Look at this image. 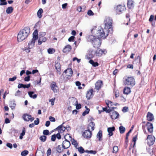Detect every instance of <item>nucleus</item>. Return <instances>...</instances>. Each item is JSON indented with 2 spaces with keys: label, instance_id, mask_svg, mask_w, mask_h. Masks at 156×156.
Wrapping results in <instances>:
<instances>
[{
  "label": "nucleus",
  "instance_id": "nucleus-1",
  "mask_svg": "<svg viewBox=\"0 0 156 156\" xmlns=\"http://www.w3.org/2000/svg\"><path fill=\"white\" fill-rule=\"evenodd\" d=\"M91 32L97 38L105 39L108 36V34H105L103 29L101 27L97 28L95 26L91 30Z\"/></svg>",
  "mask_w": 156,
  "mask_h": 156
},
{
  "label": "nucleus",
  "instance_id": "nucleus-2",
  "mask_svg": "<svg viewBox=\"0 0 156 156\" xmlns=\"http://www.w3.org/2000/svg\"><path fill=\"white\" fill-rule=\"evenodd\" d=\"M30 32V28L28 27H25L20 30L17 36L18 42H21L27 37Z\"/></svg>",
  "mask_w": 156,
  "mask_h": 156
},
{
  "label": "nucleus",
  "instance_id": "nucleus-3",
  "mask_svg": "<svg viewBox=\"0 0 156 156\" xmlns=\"http://www.w3.org/2000/svg\"><path fill=\"white\" fill-rule=\"evenodd\" d=\"M112 20L111 18L110 17H106L105 20L104 21L105 24V28L107 30L108 33H112L113 30L112 28Z\"/></svg>",
  "mask_w": 156,
  "mask_h": 156
},
{
  "label": "nucleus",
  "instance_id": "nucleus-4",
  "mask_svg": "<svg viewBox=\"0 0 156 156\" xmlns=\"http://www.w3.org/2000/svg\"><path fill=\"white\" fill-rule=\"evenodd\" d=\"M123 83L124 84L133 87L135 84V80L133 77H125Z\"/></svg>",
  "mask_w": 156,
  "mask_h": 156
},
{
  "label": "nucleus",
  "instance_id": "nucleus-5",
  "mask_svg": "<svg viewBox=\"0 0 156 156\" xmlns=\"http://www.w3.org/2000/svg\"><path fill=\"white\" fill-rule=\"evenodd\" d=\"M64 138L65 140L63 142L62 147L64 149H66L68 148L71 145L68 139H71V136L68 134L64 136Z\"/></svg>",
  "mask_w": 156,
  "mask_h": 156
},
{
  "label": "nucleus",
  "instance_id": "nucleus-6",
  "mask_svg": "<svg viewBox=\"0 0 156 156\" xmlns=\"http://www.w3.org/2000/svg\"><path fill=\"white\" fill-rule=\"evenodd\" d=\"M95 52L92 49H90L87 51V53L85 56L86 58L90 59L95 55Z\"/></svg>",
  "mask_w": 156,
  "mask_h": 156
},
{
  "label": "nucleus",
  "instance_id": "nucleus-7",
  "mask_svg": "<svg viewBox=\"0 0 156 156\" xmlns=\"http://www.w3.org/2000/svg\"><path fill=\"white\" fill-rule=\"evenodd\" d=\"M147 139V144L149 146H151L154 144L155 140V138L152 135H149L148 136Z\"/></svg>",
  "mask_w": 156,
  "mask_h": 156
},
{
  "label": "nucleus",
  "instance_id": "nucleus-8",
  "mask_svg": "<svg viewBox=\"0 0 156 156\" xmlns=\"http://www.w3.org/2000/svg\"><path fill=\"white\" fill-rule=\"evenodd\" d=\"M64 73L66 74V76L67 78L69 79L72 76L73 71L71 68H68L64 71Z\"/></svg>",
  "mask_w": 156,
  "mask_h": 156
},
{
  "label": "nucleus",
  "instance_id": "nucleus-9",
  "mask_svg": "<svg viewBox=\"0 0 156 156\" xmlns=\"http://www.w3.org/2000/svg\"><path fill=\"white\" fill-rule=\"evenodd\" d=\"M126 8L124 6L121 5H119L116 7V11L117 14H120L122 12V11H124Z\"/></svg>",
  "mask_w": 156,
  "mask_h": 156
},
{
  "label": "nucleus",
  "instance_id": "nucleus-10",
  "mask_svg": "<svg viewBox=\"0 0 156 156\" xmlns=\"http://www.w3.org/2000/svg\"><path fill=\"white\" fill-rule=\"evenodd\" d=\"M91 132L88 129L85 130L82 133V136L84 137L87 139L90 138L91 136Z\"/></svg>",
  "mask_w": 156,
  "mask_h": 156
},
{
  "label": "nucleus",
  "instance_id": "nucleus-11",
  "mask_svg": "<svg viewBox=\"0 0 156 156\" xmlns=\"http://www.w3.org/2000/svg\"><path fill=\"white\" fill-rule=\"evenodd\" d=\"M94 47L98 48L100 46L101 42L99 38H96L94 41V42L91 43Z\"/></svg>",
  "mask_w": 156,
  "mask_h": 156
},
{
  "label": "nucleus",
  "instance_id": "nucleus-12",
  "mask_svg": "<svg viewBox=\"0 0 156 156\" xmlns=\"http://www.w3.org/2000/svg\"><path fill=\"white\" fill-rule=\"evenodd\" d=\"M110 113L111 118L113 119H115L118 118L119 114L116 111H111Z\"/></svg>",
  "mask_w": 156,
  "mask_h": 156
},
{
  "label": "nucleus",
  "instance_id": "nucleus-13",
  "mask_svg": "<svg viewBox=\"0 0 156 156\" xmlns=\"http://www.w3.org/2000/svg\"><path fill=\"white\" fill-rule=\"evenodd\" d=\"M23 118L26 121H30L31 122H32L34 119V117H32L31 115L27 114L23 115Z\"/></svg>",
  "mask_w": 156,
  "mask_h": 156
},
{
  "label": "nucleus",
  "instance_id": "nucleus-14",
  "mask_svg": "<svg viewBox=\"0 0 156 156\" xmlns=\"http://www.w3.org/2000/svg\"><path fill=\"white\" fill-rule=\"evenodd\" d=\"M95 52L96 56L99 57L102 56L103 54H105L107 52L105 49H98Z\"/></svg>",
  "mask_w": 156,
  "mask_h": 156
},
{
  "label": "nucleus",
  "instance_id": "nucleus-15",
  "mask_svg": "<svg viewBox=\"0 0 156 156\" xmlns=\"http://www.w3.org/2000/svg\"><path fill=\"white\" fill-rule=\"evenodd\" d=\"M50 87L51 90L54 93H57V92L58 87L56 85V83L54 81H52L50 84Z\"/></svg>",
  "mask_w": 156,
  "mask_h": 156
},
{
  "label": "nucleus",
  "instance_id": "nucleus-16",
  "mask_svg": "<svg viewBox=\"0 0 156 156\" xmlns=\"http://www.w3.org/2000/svg\"><path fill=\"white\" fill-rule=\"evenodd\" d=\"M96 38V37L95 35H90L87 37L86 39L88 41L92 43L94 42V41Z\"/></svg>",
  "mask_w": 156,
  "mask_h": 156
},
{
  "label": "nucleus",
  "instance_id": "nucleus-17",
  "mask_svg": "<svg viewBox=\"0 0 156 156\" xmlns=\"http://www.w3.org/2000/svg\"><path fill=\"white\" fill-rule=\"evenodd\" d=\"M147 126L148 131L151 133L153 132V126L152 123L150 122H147Z\"/></svg>",
  "mask_w": 156,
  "mask_h": 156
},
{
  "label": "nucleus",
  "instance_id": "nucleus-18",
  "mask_svg": "<svg viewBox=\"0 0 156 156\" xmlns=\"http://www.w3.org/2000/svg\"><path fill=\"white\" fill-rule=\"evenodd\" d=\"M103 82L101 80H98L95 83V87L97 90H99L103 85Z\"/></svg>",
  "mask_w": 156,
  "mask_h": 156
},
{
  "label": "nucleus",
  "instance_id": "nucleus-19",
  "mask_svg": "<svg viewBox=\"0 0 156 156\" xmlns=\"http://www.w3.org/2000/svg\"><path fill=\"white\" fill-rule=\"evenodd\" d=\"M127 5L128 8L129 9H132L134 7V2L131 0H128L127 2Z\"/></svg>",
  "mask_w": 156,
  "mask_h": 156
},
{
  "label": "nucleus",
  "instance_id": "nucleus-20",
  "mask_svg": "<svg viewBox=\"0 0 156 156\" xmlns=\"http://www.w3.org/2000/svg\"><path fill=\"white\" fill-rule=\"evenodd\" d=\"M115 128L114 126L108 128L107 131L108 133V135L110 137L113 135V132L115 130Z\"/></svg>",
  "mask_w": 156,
  "mask_h": 156
},
{
  "label": "nucleus",
  "instance_id": "nucleus-21",
  "mask_svg": "<svg viewBox=\"0 0 156 156\" xmlns=\"http://www.w3.org/2000/svg\"><path fill=\"white\" fill-rule=\"evenodd\" d=\"M147 118L148 121H151L154 119V116L152 113L148 112L147 115Z\"/></svg>",
  "mask_w": 156,
  "mask_h": 156
},
{
  "label": "nucleus",
  "instance_id": "nucleus-22",
  "mask_svg": "<svg viewBox=\"0 0 156 156\" xmlns=\"http://www.w3.org/2000/svg\"><path fill=\"white\" fill-rule=\"evenodd\" d=\"M64 123V122H63V123L61 125L58 126L56 129L57 130L60 131V132L61 133L63 132L66 130V128L65 127L63 126V125Z\"/></svg>",
  "mask_w": 156,
  "mask_h": 156
},
{
  "label": "nucleus",
  "instance_id": "nucleus-23",
  "mask_svg": "<svg viewBox=\"0 0 156 156\" xmlns=\"http://www.w3.org/2000/svg\"><path fill=\"white\" fill-rule=\"evenodd\" d=\"M72 48L71 46L68 44L66 45L63 50V51L65 53H67L70 51Z\"/></svg>",
  "mask_w": 156,
  "mask_h": 156
},
{
  "label": "nucleus",
  "instance_id": "nucleus-24",
  "mask_svg": "<svg viewBox=\"0 0 156 156\" xmlns=\"http://www.w3.org/2000/svg\"><path fill=\"white\" fill-rule=\"evenodd\" d=\"M47 40V38L45 37H39L38 41V44L41 45L42 42H45Z\"/></svg>",
  "mask_w": 156,
  "mask_h": 156
},
{
  "label": "nucleus",
  "instance_id": "nucleus-25",
  "mask_svg": "<svg viewBox=\"0 0 156 156\" xmlns=\"http://www.w3.org/2000/svg\"><path fill=\"white\" fill-rule=\"evenodd\" d=\"M35 40L32 39L28 43V47H29V48H32L34 46L35 43Z\"/></svg>",
  "mask_w": 156,
  "mask_h": 156
},
{
  "label": "nucleus",
  "instance_id": "nucleus-26",
  "mask_svg": "<svg viewBox=\"0 0 156 156\" xmlns=\"http://www.w3.org/2000/svg\"><path fill=\"white\" fill-rule=\"evenodd\" d=\"M93 90L91 89L87 91V94L86 98L88 99H89L92 97L93 95Z\"/></svg>",
  "mask_w": 156,
  "mask_h": 156
},
{
  "label": "nucleus",
  "instance_id": "nucleus-27",
  "mask_svg": "<svg viewBox=\"0 0 156 156\" xmlns=\"http://www.w3.org/2000/svg\"><path fill=\"white\" fill-rule=\"evenodd\" d=\"M95 126L94 123L93 122H91L89 123L88 127V129L90 130L91 129L92 131L94 130Z\"/></svg>",
  "mask_w": 156,
  "mask_h": 156
},
{
  "label": "nucleus",
  "instance_id": "nucleus-28",
  "mask_svg": "<svg viewBox=\"0 0 156 156\" xmlns=\"http://www.w3.org/2000/svg\"><path fill=\"white\" fill-rule=\"evenodd\" d=\"M38 38V31L36 30H34L33 34V38L32 39L34 40H37Z\"/></svg>",
  "mask_w": 156,
  "mask_h": 156
},
{
  "label": "nucleus",
  "instance_id": "nucleus-29",
  "mask_svg": "<svg viewBox=\"0 0 156 156\" xmlns=\"http://www.w3.org/2000/svg\"><path fill=\"white\" fill-rule=\"evenodd\" d=\"M131 92L130 88L128 87H125L123 90V93L126 94H128Z\"/></svg>",
  "mask_w": 156,
  "mask_h": 156
},
{
  "label": "nucleus",
  "instance_id": "nucleus-30",
  "mask_svg": "<svg viewBox=\"0 0 156 156\" xmlns=\"http://www.w3.org/2000/svg\"><path fill=\"white\" fill-rule=\"evenodd\" d=\"M55 69L57 70V71L60 74V72L61 71V65L59 63L57 62L55 64Z\"/></svg>",
  "mask_w": 156,
  "mask_h": 156
},
{
  "label": "nucleus",
  "instance_id": "nucleus-31",
  "mask_svg": "<svg viewBox=\"0 0 156 156\" xmlns=\"http://www.w3.org/2000/svg\"><path fill=\"white\" fill-rule=\"evenodd\" d=\"M102 132L101 130H99L98 133L97 135V137L98 138V140L99 141L102 140Z\"/></svg>",
  "mask_w": 156,
  "mask_h": 156
},
{
  "label": "nucleus",
  "instance_id": "nucleus-32",
  "mask_svg": "<svg viewBox=\"0 0 156 156\" xmlns=\"http://www.w3.org/2000/svg\"><path fill=\"white\" fill-rule=\"evenodd\" d=\"M70 140L71 141L72 144L76 148H77L78 146V144L77 143L76 141L74 140V139L73 138L72 139V138L71 139H70Z\"/></svg>",
  "mask_w": 156,
  "mask_h": 156
},
{
  "label": "nucleus",
  "instance_id": "nucleus-33",
  "mask_svg": "<svg viewBox=\"0 0 156 156\" xmlns=\"http://www.w3.org/2000/svg\"><path fill=\"white\" fill-rule=\"evenodd\" d=\"M34 92L33 91H29L28 92V94L30 97L33 99H35L37 97V95L36 94H34V95L33 94H34Z\"/></svg>",
  "mask_w": 156,
  "mask_h": 156
},
{
  "label": "nucleus",
  "instance_id": "nucleus-34",
  "mask_svg": "<svg viewBox=\"0 0 156 156\" xmlns=\"http://www.w3.org/2000/svg\"><path fill=\"white\" fill-rule=\"evenodd\" d=\"M89 63L94 67L98 66L99 65V64L98 62H94L93 60L91 59L89 61Z\"/></svg>",
  "mask_w": 156,
  "mask_h": 156
},
{
  "label": "nucleus",
  "instance_id": "nucleus-35",
  "mask_svg": "<svg viewBox=\"0 0 156 156\" xmlns=\"http://www.w3.org/2000/svg\"><path fill=\"white\" fill-rule=\"evenodd\" d=\"M85 108H86V110L83 112L82 114V115L83 116H84L88 114L89 113L90 111V109L87 108V106H85Z\"/></svg>",
  "mask_w": 156,
  "mask_h": 156
},
{
  "label": "nucleus",
  "instance_id": "nucleus-36",
  "mask_svg": "<svg viewBox=\"0 0 156 156\" xmlns=\"http://www.w3.org/2000/svg\"><path fill=\"white\" fill-rule=\"evenodd\" d=\"M106 103L107 105L108 106V107L109 108H112L111 107L113 105H114L112 102L109 101H106Z\"/></svg>",
  "mask_w": 156,
  "mask_h": 156
},
{
  "label": "nucleus",
  "instance_id": "nucleus-37",
  "mask_svg": "<svg viewBox=\"0 0 156 156\" xmlns=\"http://www.w3.org/2000/svg\"><path fill=\"white\" fill-rule=\"evenodd\" d=\"M26 130L25 128H23V129L22 132L20 133V136L19 138L20 139H22L23 138V136H24Z\"/></svg>",
  "mask_w": 156,
  "mask_h": 156
},
{
  "label": "nucleus",
  "instance_id": "nucleus-38",
  "mask_svg": "<svg viewBox=\"0 0 156 156\" xmlns=\"http://www.w3.org/2000/svg\"><path fill=\"white\" fill-rule=\"evenodd\" d=\"M120 133L121 134L123 133L125 131V128L123 126H120L119 127Z\"/></svg>",
  "mask_w": 156,
  "mask_h": 156
},
{
  "label": "nucleus",
  "instance_id": "nucleus-39",
  "mask_svg": "<svg viewBox=\"0 0 156 156\" xmlns=\"http://www.w3.org/2000/svg\"><path fill=\"white\" fill-rule=\"evenodd\" d=\"M114 109V108L112 107V108H109L108 109H107V107H105L104 108H103V111L106 112L107 113H109L111 111L113 110Z\"/></svg>",
  "mask_w": 156,
  "mask_h": 156
},
{
  "label": "nucleus",
  "instance_id": "nucleus-40",
  "mask_svg": "<svg viewBox=\"0 0 156 156\" xmlns=\"http://www.w3.org/2000/svg\"><path fill=\"white\" fill-rule=\"evenodd\" d=\"M43 10L42 9H40L37 12V15L39 18H41L42 16L41 15L42 13L43 12Z\"/></svg>",
  "mask_w": 156,
  "mask_h": 156
},
{
  "label": "nucleus",
  "instance_id": "nucleus-41",
  "mask_svg": "<svg viewBox=\"0 0 156 156\" xmlns=\"http://www.w3.org/2000/svg\"><path fill=\"white\" fill-rule=\"evenodd\" d=\"M13 10V9L12 7H8L6 10V12L8 14H10L11 13Z\"/></svg>",
  "mask_w": 156,
  "mask_h": 156
},
{
  "label": "nucleus",
  "instance_id": "nucleus-42",
  "mask_svg": "<svg viewBox=\"0 0 156 156\" xmlns=\"http://www.w3.org/2000/svg\"><path fill=\"white\" fill-rule=\"evenodd\" d=\"M16 106V104L14 101H11L10 103V106L12 109H13L15 108Z\"/></svg>",
  "mask_w": 156,
  "mask_h": 156
},
{
  "label": "nucleus",
  "instance_id": "nucleus-43",
  "mask_svg": "<svg viewBox=\"0 0 156 156\" xmlns=\"http://www.w3.org/2000/svg\"><path fill=\"white\" fill-rule=\"evenodd\" d=\"M47 138V137L44 135H43L39 137L40 140L43 142H44L46 140Z\"/></svg>",
  "mask_w": 156,
  "mask_h": 156
},
{
  "label": "nucleus",
  "instance_id": "nucleus-44",
  "mask_svg": "<svg viewBox=\"0 0 156 156\" xmlns=\"http://www.w3.org/2000/svg\"><path fill=\"white\" fill-rule=\"evenodd\" d=\"M119 149L118 147L115 146L113 147L112 153H116L117 152Z\"/></svg>",
  "mask_w": 156,
  "mask_h": 156
},
{
  "label": "nucleus",
  "instance_id": "nucleus-45",
  "mask_svg": "<svg viewBox=\"0 0 156 156\" xmlns=\"http://www.w3.org/2000/svg\"><path fill=\"white\" fill-rule=\"evenodd\" d=\"M55 49L53 48H49L48 50V52L49 54H52L55 52Z\"/></svg>",
  "mask_w": 156,
  "mask_h": 156
},
{
  "label": "nucleus",
  "instance_id": "nucleus-46",
  "mask_svg": "<svg viewBox=\"0 0 156 156\" xmlns=\"http://www.w3.org/2000/svg\"><path fill=\"white\" fill-rule=\"evenodd\" d=\"M77 148H78V151L80 153L82 154L84 153L85 152L84 149L82 147H80Z\"/></svg>",
  "mask_w": 156,
  "mask_h": 156
},
{
  "label": "nucleus",
  "instance_id": "nucleus-47",
  "mask_svg": "<svg viewBox=\"0 0 156 156\" xmlns=\"http://www.w3.org/2000/svg\"><path fill=\"white\" fill-rule=\"evenodd\" d=\"M29 152L28 151L24 150L21 153V155L22 156H25L28 154Z\"/></svg>",
  "mask_w": 156,
  "mask_h": 156
},
{
  "label": "nucleus",
  "instance_id": "nucleus-48",
  "mask_svg": "<svg viewBox=\"0 0 156 156\" xmlns=\"http://www.w3.org/2000/svg\"><path fill=\"white\" fill-rule=\"evenodd\" d=\"M21 94H22L21 92L19 90H18L15 93V95L16 96L19 97L20 96H21Z\"/></svg>",
  "mask_w": 156,
  "mask_h": 156
},
{
  "label": "nucleus",
  "instance_id": "nucleus-49",
  "mask_svg": "<svg viewBox=\"0 0 156 156\" xmlns=\"http://www.w3.org/2000/svg\"><path fill=\"white\" fill-rule=\"evenodd\" d=\"M133 128V127L132 126L131 128V129L129 130L128 132L126 133V140H127L128 139V136H129V134L131 132V131Z\"/></svg>",
  "mask_w": 156,
  "mask_h": 156
},
{
  "label": "nucleus",
  "instance_id": "nucleus-50",
  "mask_svg": "<svg viewBox=\"0 0 156 156\" xmlns=\"http://www.w3.org/2000/svg\"><path fill=\"white\" fill-rule=\"evenodd\" d=\"M0 1L1 2L0 5H6L7 4L5 0H0Z\"/></svg>",
  "mask_w": 156,
  "mask_h": 156
},
{
  "label": "nucleus",
  "instance_id": "nucleus-51",
  "mask_svg": "<svg viewBox=\"0 0 156 156\" xmlns=\"http://www.w3.org/2000/svg\"><path fill=\"white\" fill-rule=\"evenodd\" d=\"M87 14L89 16H92L94 15V13L91 10H89L87 12Z\"/></svg>",
  "mask_w": 156,
  "mask_h": 156
},
{
  "label": "nucleus",
  "instance_id": "nucleus-52",
  "mask_svg": "<svg viewBox=\"0 0 156 156\" xmlns=\"http://www.w3.org/2000/svg\"><path fill=\"white\" fill-rule=\"evenodd\" d=\"M57 151L59 153H61L62 151L60 145H58L57 147Z\"/></svg>",
  "mask_w": 156,
  "mask_h": 156
},
{
  "label": "nucleus",
  "instance_id": "nucleus-53",
  "mask_svg": "<svg viewBox=\"0 0 156 156\" xmlns=\"http://www.w3.org/2000/svg\"><path fill=\"white\" fill-rule=\"evenodd\" d=\"M43 134L44 135H47L49 134V131L48 130H44L43 131Z\"/></svg>",
  "mask_w": 156,
  "mask_h": 156
},
{
  "label": "nucleus",
  "instance_id": "nucleus-54",
  "mask_svg": "<svg viewBox=\"0 0 156 156\" xmlns=\"http://www.w3.org/2000/svg\"><path fill=\"white\" fill-rule=\"evenodd\" d=\"M56 136H55V134H54L52 135L51 136V140L53 141H55L56 140Z\"/></svg>",
  "mask_w": 156,
  "mask_h": 156
},
{
  "label": "nucleus",
  "instance_id": "nucleus-55",
  "mask_svg": "<svg viewBox=\"0 0 156 156\" xmlns=\"http://www.w3.org/2000/svg\"><path fill=\"white\" fill-rule=\"evenodd\" d=\"M46 34V33L44 32H40L39 37H44Z\"/></svg>",
  "mask_w": 156,
  "mask_h": 156
},
{
  "label": "nucleus",
  "instance_id": "nucleus-56",
  "mask_svg": "<svg viewBox=\"0 0 156 156\" xmlns=\"http://www.w3.org/2000/svg\"><path fill=\"white\" fill-rule=\"evenodd\" d=\"M17 77L16 76H14L12 78H9V80L10 81H13L15 80Z\"/></svg>",
  "mask_w": 156,
  "mask_h": 156
},
{
  "label": "nucleus",
  "instance_id": "nucleus-57",
  "mask_svg": "<svg viewBox=\"0 0 156 156\" xmlns=\"http://www.w3.org/2000/svg\"><path fill=\"white\" fill-rule=\"evenodd\" d=\"M30 49H31V48H29V47H28V48L26 47L24 48V51H25L27 52H29L30 51Z\"/></svg>",
  "mask_w": 156,
  "mask_h": 156
},
{
  "label": "nucleus",
  "instance_id": "nucleus-58",
  "mask_svg": "<svg viewBox=\"0 0 156 156\" xmlns=\"http://www.w3.org/2000/svg\"><path fill=\"white\" fill-rule=\"evenodd\" d=\"M44 153L42 151H40L38 153V156H44Z\"/></svg>",
  "mask_w": 156,
  "mask_h": 156
},
{
  "label": "nucleus",
  "instance_id": "nucleus-59",
  "mask_svg": "<svg viewBox=\"0 0 156 156\" xmlns=\"http://www.w3.org/2000/svg\"><path fill=\"white\" fill-rule=\"evenodd\" d=\"M55 100V98H52L49 101L51 102V104L52 105H54Z\"/></svg>",
  "mask_w": 156,
  "mask_h": 156
},
{
  "label": "nucleus",
  "instance_id": "nucleus-60",
  "mask_svg": "<svg viewBox=\"0 0 156 156\" xmlns=\"http://www.w3.org/2000/svg\"><path fill=\"white\" fill-rule=\"evenodd\" d=\"M51 152V149L50 148H49L47 151V155L48 156L50 155Z\"/></svg>",
  "mask_w": 156,
  "mask_h": 156
},
{
  "label": "nucleus",
  "instance_id": "nucleus-61",
  "mask_svg": "<svg viewBox=\"0 0 156 156\" xmlns=\"http://www.w3.org/2000/svg\"><path fill=\"white\" fill-rule=\"evenodd\" d=\"M6 146L10 149H12V144L9 143H8L6 144Z\"/></svg>",
  "mask_w": 156,
  "mask_h": 156
},
{
  "label": "nucleus",
  "instance_id": "nucleus-62",
  "mask_svg": "<svg viewBox=\"0 0 156 156\" xmlns=\"http://www.w3.org/2000/svg\"><path fill=\"white\" fill-rule=\"evenodd\" d=\"M75 37L73 36H71L68 39V41L69 42L72 41L74 40Z\"/></svg>",
  "mask_w": 156,
  "mask_h": 156
},
{
  "label": "nucleus",
  "instance_id": "nucleus-63",
  "mask_svg": "<svg viewBox=\"0 0 156 156\" xmlns=\"http://www.w3.org/2000/svg\"><path fill=\"white\" fill-rule=\"evenodd\" d=\"M128 108L126 107H124L123 108L122 111L124 112H125L128 111Z\"/></svg>",
  "mask_w": 156,
  "mask_h": 156
},
{
  "label": "nucleus",
  "instance_id": "nucleus-64",
  "mask_svg": "<svg viewBox=\"0 0 156 156\" xmlns=\"http://www.w3.org/2000/svg\"><path fill=\"white\" fill-rule=\"evenodd\" d=\"M39 122V119L38 118H37L36 120L34 121V124L36 125H38Z\"/></svg>",
  "mask_w": 156,
  "mask_h": 156
}]
</instances>
